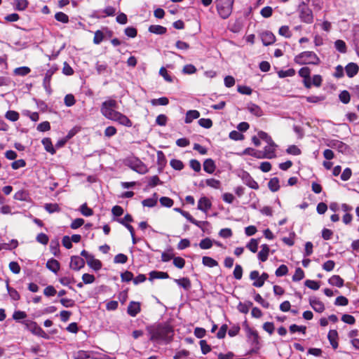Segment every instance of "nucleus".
Segmentation results:
<instances>
[{
	"label": "nucleus",
	"instance_id": "1",
	"mask_svg": "<svg viewBox=\"0 0 359 359\" xmlns=\"http://www.w3.org/2000/svg\"><path fill=\"white\" fill-rule=\"evenodd\" d=\"M149 341L154 343L169 344L172 341L174 330L167 323H162L148 325L146 327Z\"/></svg>",
	"mask_w": 359,
	"mask_h": 359
},
{
	"label": "nucleus",
	"instance_id": "2",
	"mask_svg": "<svg viewBox=\"0 0 359 359\" xmlns=\"http://www.w3.org/2000/svg\"><path fill=\"white\" fill-rule=\"evenodd\" d=\"M118 104L116 100L109 98L100 107V112L106 118L118 122L119 124L131 127L132 121L124 114L117 111Z\"/></svg>",
	"mask_w": 359,
	"mask_h": 359
},
{
	"label": "nucleus",
	"instance_id": "3",
	"mask_svg": "<svg viewBox=\"0 0 359 359\" xmlns=\"http://www.w3.org/2000/svg\"><path fill=\"white\" fill-rule=\"evenodd\" d=\"M233 3L234 0H217V11L222 19H227L231 15Z\"/></svg>",
	"mask_w": 359,
	"mask_h": 359
},
{
	"label": "nucleus",
	"instance_id": "4",
	"mask_svg": "<svg viewBox=\"0 0 359 359\" xmlns=\"http://www.w3.org/2000/svg\"><path fill=\"white\" fill-rule=\"evenodd\" d=\"M294 61L299 65H318L320 62V59L314 52L304 51L297 55L294 57Z\"/></svg>",
	"mask_w": 359,
	"mask_h": 359
},
{
	"label": "nucleus",
	"instance_id": "5",
	"mask_svg": "<svg viewBox=\"0 0 359 359\" xmlns=\"http://www.w3.org/2000/svg\"><path fill=\"white\" fill-rule=\"evenodd\" d=\"M25 328L30 331L33 334L42 337L46 339H49V335L36 323V322L31 320H25L21 321Z\"/></svg>",
	"mask_w": 359,
	"mask_h": 359
},
{
	"label": "nucleus",
	"instance_id": "6",
	"mask_svg": "<svg viewBox=\"0 0 359 359\" xmlns=\"http://www.w3.org/2000/svg\"><path fill=\"white\" fill-rule=\"evenodd\" d=\"M298 13L302 22L306 24H311L313 22V12L304 2L299 6Z\"/></svg>",
	"mask_w": 359,
	"mask_h": 359
},
{
	"label": "nucleus",
	"instance_id": "7",
	"mask_svg": "<svg viewBox=\"0 0 359 359\" xmlns=\"http://www.w3.org/2000/svg\"><path fill=\"white\" fill-rule=\"evenodd\" d=\"M128 165L132 170L140 174H144L148 170L147 166L138 158H134L128 160Z\"/></svg>",
	"mask_w": 359,
	"mask_h": 359
},
{
	"label": "nucleus",
	"instance_id": "8",
	"mask_svg": "<svg viewBox=\"0 0 359 359\" xmlns=\"http://www.w3.org/2000/svg\"><path fill=\"white\" fill-rule=\"evenodd\" d=\"M243 183L248 187L253 189H258L259 185L257 182L250 176V175L245 171H243L241 175Z\"/></svg>",
	"mask_w": 359,
	"mask_h": 359
},
{
	"label": "nucleus",
	"instance_id": "9",
	"mask_svg": "<svg viewBox=\"0 0 359 359\" xmlns=\"http://www.w3.org/2000/svg\"><path fill=\"white\" fill-rule=\"evenodd\" d=\"M247 337L249 341L251 343V345L256 348H259V335L256 330L248 327L247 329Z\"/></svg>",
	"mask_w": 359,
	"mask_h": 359
},
{
	"label": "nucleus",
	"instance_id": "10",
	"mask_svg": "<svg viewBox=\"0 0 359 359\" xmlns=\"http://www.w3.org/2000/svg\"><path fill=\"white\" fill-rule=\"evenodd\" d=\"M299 74L304 79V84L306 88H310L311 86V79L310 77L311 70L309 67H304L299 69Z\"/></svg>",
	"mask_w": 359,
	"mask_h": 359
},
{
	"label": "nucleus",
	"instance_id": "11",
	"mask_svg": "<svg viewBox=\"0 0 359 359\" xmlns=\"http://www.w3.org/2000/svg\"><path fill=\"white\" fill-rule=\"evenodd\" d=\"M277 145L273 142V144H268L264 149V154L262 156L258 155L255 156L257 158H273L276 156V147Z\"/></svg>",
	"mask_w": 359,
	"mask_h": 359
},
{
	"label": "nucleus",
	"instance_id": "12",
	"mask_svg": "<svg viewBox=\"0 0 359 359\" xmlns=\"http://www.w3.org/2000/svg\"><path fill=\"white\" fill-rule=\"evenodd\" d=\"M141 311V304L138 302L131 301L127 308V313L131 317H135Z\"/></svg>",
	"mask_w": 359,
	"mask_h": 359
},
{
	"label": "nucleus",
	"instance_id": "13",
	"mask_svg": "<svg viewBox=\"0 0 359 359\" xmlns=\"http://www.w3.org/2000/svg\"><path fill=\"white\" fill-rule=\"evenodd\" d=\"M85 266V261L79 256H72L69 266L74 271H79Z\"/></svg>",
	"mask_w": 359,
	"mask_h": 359
},
{
	"label": "nucleus",
	"instance_id": "14",
	"mask_svg": "<svg viewBox=\"0 0 359 359\" xmlns=\"http://www.w3.org/2000/svg\"><path fill=\"white\" fill-rule=\"evenodd\" d=\"M345 74L349 78L355 76L359 71V66L355 62H349L344 67Z\"/></svg>",
	"mask_w": 359,
	"mask_h": 359
},
{
	"label": "nucleus",
	"instance_id": "15",
	"mask_svg": "<svg viewBox=\"0 0 359 359\" xmlns=\"http://www.w3.org/2000/svg\"><path fill=\"white\" fill-rule=\"evenodd\" d=\"M261 39L264 46H269L273 44L276 41L274 34L269 31H266L262 33Z\"/></svg>",
	"mask_w": 359,
	"mask_h": 359
},
{
	"label": "nucleus",
	"instance_id": "16",
	"mask_svg": "<svg viewBox=\"0 0 359 359\" xmlns=\"http://www.w3.org/2000/svg\"><path fill=\"white\" fill-rule=\"evenodd\" d=\"M211 206H212V203L207 197L203 196L199 199L198 203V210H200L204 212H206L208 210H210L211 208Z\"/></svg>",
	"mask_w": 359,
	"mask_h": 359
},
{
	"label": "nucleus",
	"instance_id": "17",
	"mask_svg": "<svg viewBox=\"0 0 359 359\" xmlns=\"http://www.w3.org/2000/svg\"><path fill=\"white\" fill-rule=\"evenodd\" d=\"M99 18H106L107 16H114L116 13V9L111 6H107L102 10L97 11Z\"/></svg>",
	"mask_w": 359,
	"mask_h": 359
},
{
	"label": "nucleus",
	"instance_id": "18",
	"mask_svg": "<svg viewBox=\"0 0 359 359\" xmlns=\"http://www.w3.org/2000/svg\"><path fill=\"white\" fill-rule=\"evenodd\" d=\"M250 278L255 280V281L252 283V285L256 287H261L264 285V281L260 278L259 271H252L250 273Z\"/></svg>",
	"mask_w": 359,
	"mask_h": 359
},
{
	"label": "nucleus",
	"instance_id": "19",
	"mask_svg": "<svg viewBox=\"0 0 359 359\" xmlns=\"http://www.w3.org/2000/svg\"><path fill=\"white\" fill-rule=\"evenodd\" d=\"M203 170L207 173L212 174L216 170V165L212 158H207L203 162Z\"/></svg>",
	"mask_w": 359,
	"mask_h": 359
},
{
	"label": "nucleus",
	"instance_id": "20",
	"mask_svg": "<svg viewBox=\"0 0 359 359\" xmlns=\"http://www.w3.org/2000/svg\"><path fill=\"white\" fill-rule=\"evenodd\" d=\"M248 110L257 117H260L263 115V111L259 106L254 103H249L247 106Z\"/></svg>",
	"mask_w": 359,
	"mask_h": 359
},
{
	"label": "nucleus",
	"instance_id": "21",
	"mask_svg": "<svg viewBox=\"0 0 359 359\" xmlns=\"http://www.w3.org/2000/svg\"><path fill=\"white\" fill-rule=\"evenodd\" d=\"M46 267L54 273H57L60 270V264L57 260L51 258L46 262Z\"/></svg>",
	"mask_w": 359,
	"mask_h": 359
},
{
	"label": "nucleus",
	"instance_id": "22",
	"mask_svg": "<svg viewBox=\"0 0 359 359\" xmlns=\"http://www.w3.org/2000/svg\"><path fill=\"white\" fill-rule=\"evenodd\" d=\"M86 262L88 265L95 271H98L102 267L101 262L95 259L93 255L86 260Z\"/></svg>",
	"mask_w": 359,
	"mask_h": 359
},
{
	"label": "nucleus",
	"instance_id": "23",
	"mask_svg": "<svg viewBox=\"0 0 359 359\" xmlns=\"http://www.w3.org/2000/svg\"><path fill=\"white\" fill-rule=\"evenodd\" d=\"M262 250L258 253V259L264 262H266L269 257V247L266 244H263L262 246Z\"/></svg>",
	"mask_w": 359,
	"mask_h": 359
},
{
	"label": "nucleus",
	"instance_id": "24",
	"mask_svg": "<svg viewBox=\"0 0 359 359\" xmlns=\"http://www.w3.org/2000/svg\"><path fill=\"white\" fill-rule=\"evenodd\" d=\"M169 278V275L166 272L152 271L149 273V280L154 279H166Z\"/></svg>",
	"mask_w": 359,
	"mask_h": 359
},
{
	"label": "nucleus",
	"instance_id": "25",
	"mask_svg": "<svg viewBox=\"0 0 359 359\" xmlns=\"http://www.w3.org/2000/svg\"><path fill=\"white\" fill-rule=\"evenodd\" d=\"M200 116V113L197 110H189L186 114L185 123H190L194 119L198 118Z\"/></svg>",
	"mask_w": 359,
	"mask_h": 359
},
{
	"label": "nucleus",
	"instance_id": "26",
	"mask_svg": "<svg viewBox=\"0 0 359 359\" xmlns=\"http://www.w3.org/2000/svg\"><path fill=\"white\" fill-rule=\"evenodd\" d=\"M174 281L184 290H188L191 288V281L188 278H182L180 279H174Z\"/></svg>",
	"mask_w": 359,
	"mask_h": 359
},
{
	"label": "nucleus",
	"instance_id": "27",
	"mask_svg": "<svg viewBox=\"0 0 359 359\" xmlns=\"http://www.w3.org/2000/svg\"><path fill=\"white\" fill-rule=\"evenodd\" d=\"M46 151L50 153L51 154H55L56 151L53 146L51 140L48 137L43 138L41 141Z\"/></svg>",
	"mask_w": 359,
	"mask_h": 359
},
{
	"label": "nucleus",
	"instance_id": "28",
	"mask_svg": "<svg viewBox=\"0 0 359 359\" xmlns=\"http://www.w3.org/2000/svg\"><path fill=\"white\" fill-rule=\"evenodd\" d=\"M157 194L154 193L151 198H146L142 201L143 206L152 208L154 207L157 203Z\"/></svg>",
	"mask_w": 359,
	"mask_h": 359
},
{
	"label": "nucleus",
	"instance_id": "29",
	"mask_svg": "<svg viewBox=\"0 0 359 359\" xmlns=\"http://www.w3.org/2000/svg\"><path fill=\"white\" fill-rule=\"evenodd\" d=\"M310 304L316 311L319 313L323 312L325 309L323 304L316 299H310Z\"/></svg>",
	"mask_w": 359,
	"mask_h": 359
},
{
	"label": "nucleus",
	"instance_id": "30",
	"mask_svg": "<svg viewBox=\"0 0 359 359\" xmlns=\"http://www.w3.org/2000/svg\"><path fill=\"white\" fill-rule=\"evenodd\" d=\"M149 31L156 34H164L167 29L161 25H153L149 27Z\"/></svg>",
	"mask_w": 359,
	"mask_h": 359
},
{
	"label": "nucleus",
	"instance_id": "31",
	"mask_svg": "<svg viewBox=\"0 0 359 359\" xmlns=\"http://www.w3.org/2000/svg\"><path fill=\"white\" fill-rule=\"evenodd\" d=\"M95 69L98 74H105L109 72L108 65L105 62H97L95 65Z\"/></svg>",
	"mask_w": 359,
	"mask_h": 359
},
{
	"label": "nucleus",
	"instance_id": "32",
	"mask_svg": "<svg viewBox=\"0 0 359 359\" xmlns=\"http://www.w3.org/2000/svg\"><path fill=\"white\" fill-rule=\"evenodd\" d=\"M268 187H269V189L271 191H273V192L277 191L280 188L278 178V177L271 178L269 180V182H268Z\"/></svg>",
	"mask_w": 359,
	"mask_h": 359
},
{
	"label": "nucleus",
	"instance_id": "33",
	"mask_svg": "<svg viewBox=\"0 0 359 359\" xmlns=\"http://www.w3.org/2000/svg\"><path fill=\"white\" fill-rule=\"evenodd\" d=\"M202 263L204 266L208 267H215L218 265V262L215 259L208 256L203 257Z\"/></svg>",
	"mask_w": 359,
	"mask_h": 359
},
{
	"label": "nucleus",
	"instance_id": "34",
	"mask_svg": "<svg viewBox=\"0 0 359 359\" xmlns=\"http://www.w3.org/2000/svg\"><path fill=\"white\" fill-rule=\"evenodd\" d=\"M27 0H15L14 8L17 11H25L28 6Z\"/></svg>",
	"mask_w": 359,
	"mask_h": 359
},
{
	"label": "nucleus",
	"instance_id": "35",
	"mask_svg": "<svg viewBox=\"0 0 359 359\" xmlns=\"http://www.w3.org/2000/svg\"><path fill=\"white\" fill-rule=\"evenodd\" d=\"M6 288L9 296L13 300L17 301L20 299V294L15 289L10 287L8 283H6Z\"/></svg>",
	"mask_w": 359,
	"mask_h": 359
},
{
	"label": "nucleus",
	"instance_id": "36",
	"mask_svg": "<svg viewBox=\"0 0 359 359\" xmlns=\"http://www.w3.org/2000/svg\"><path fill=\"white\" fill-rule=\"evenodd\" d=\"M44 209L49 213L59 212L60 208L57 203H46Z\"/></svg>",
	"mask_w": 359,
	"mask_h": 359
},
{
	"label": "nucleus",
	"instance_id": "37",
	"mask_svg": "<svg viewBox=\"0 0 359 359\" xmlns=\"http://www.w3.org/2000/svg\"><path fill=\"white\" fill-rule=\"evenodd\" d=\"M327 338L333 348H337V330H331L328 333Z\"/></svg>",
	"mask_w": 359,
	"mask_h": 359
},
{
	"label": "nucleus",
	"instance_id": "38",
	"mask_svg": "<svg viewBox=\"0 0 359 359\" xmlns=\"http://www.w3.org/2000/svg\"><path fill=\"white\" fill-rule=\"evenodd\" d=\"M212 245L213 241L209 238L202 239L198 244L199 247L203 250L210 249L212 248Z\"/></svg>",
	"mask_w": 359,
	"mask_h": 359
},
{
	"label": "nucleus",
	"instance_id": "39",
	"mask_svg": "<svg viewBox=\"0 0 359 359\" xmlns=\"http://www.w3.org/2000/svg\"><path fill=\"white\" fill-rule=\"evenodd\" d=\"M55 18L57 21L65 23V24L69 22L68 15L63 12L56 13L55 14Z\"/></svg>",
	"mask_w": 359,
	"mask_h": 359
},
{
	"label": "nucleus",
	"instance_id": "40",
	"mask_svg": "<svg viewBox=\"0 0 359 359\" xmlns=\"http://www.w3.org/2000/svg\"><path fill=\"white\" fill-rule=\"evenodd\" d=\"M79 210H80L81 213L83 216H86V217L91 216L93 214V210L91 208H88L86 203L82 204L80 206Z\"/></svg>",
	"mask_w": 359,
	"mask_h": 359
},
{
	"label": "nucleus",
	"instance_id": "41",
	"mask_svg": "<svg viewBox=\"0 0 359 359\" xmlns=\"http://www.w3.org/2000/svg\"><path fill=\"white\" fill-rule=\"evenodd\" d=\"M5 117L11 121H16L19 118V114L15 111L9 110L6 113Z\"/></svg>",
	"mask_w": 359,
	"mask_h": 359
},
{
	"label": "nucleus",
	"instance_id": "42",
	"mask_svg": "<svg viewBox=\"0 0 359 359\" xmlns=\"http://www.w3.org/2000/svg\"><path fill=\"white\" fill-rule=\"evenodd\" d=\"M338 97L340 101L344 104H347L350 102L351 96L350 93L347 90L341 91Z\"/></svg>",
	"mask_w": 359,
	"mask_h": 359
},
{
	"label": "nucleus",
	"instance_id": "43",
	"mask_svg": "<svg viewBox=\"0 0 359 359\" xmlns=\"http://www.w3.org/2000/svg\"><path fill=\"white\" fill-rule=\"evenodd\" d=\"M56 68H50V69L47 70V72L45 74L43 84H48V83H50L51 77L56 71Z\"/></svg>",
	"mask_w": 359,
	"mask_h": 359
},
{
	"label": "nucleus",
	"instance_id": "44",
	"mask_svg": "<svg viewBox=\"0 0 359 359\" xmlns=\"http://www.w3.org/2000/svg\"><path fill=\"white\" fill-rule=\"evenodd\" d=\"M304 277V271L301 268H297L294 272V274L292 276L293 281H299L302 280Z\"/></svg>",
	"mask_w": 359,
	"mask_h": 359
},
{
	"label": "nucleus",
	"instance_id": "45",
	"mask_svg": "<svg viewBox=\"0 0 359 359\" xmlns=\"http://www.w3.org/2000/svg\"><path fill=\"white\" fill-rule=\"evenodd\" d=\"M153 105H167L169 103V100L166 97H162L158 99H153L151 101Z\"/></svg>",
	"mask_w": 359,
	"mask_h": 359
},
{
	"label": "nucleus",
	"instance_id": "46",
	"mask_svg": "<svg viewBox=\"0 0 359 359\" xmlns=\"http://www.w3.org/2000/svg\"><path fill=\"white\" fill-rule=\"evenodd\" d=\"M278 34L285 38H290L292 36V33L288 26H281L278 30Z\"/></svg>",
	"mask_w": 359,
	"mask_h": 359
},
{
	"label": "nucleus",
	"instance_id": "47",
	"mask_svg": "<svg viewBox=\"0 0 359 359\" xmlns=\"http://www.w3.org/2000/svg\"><path fill=\"white\" fill-rule=\"evenodd\" d=\"M30 69L27 67H21L15 68L14 70V73L16 75L26 76L30 72Z\"/></svg>",
	"mask_w": 359,
	"mask_h": 359
},
{
	"label": "nucleus",
	"instance_id": "48",
	"mask_svg": "<svg viewBox=\"0 0 359 359\" xmlns=\"http://www.w3.org/2000/svg\"><path fill=\"white\" fill-rule=\"evenodd\" d=\"M259 138L261 140L265 141L268 144H273V141L271 139V137L265 132L264 131H259L258 133Z\"/></svg>",
	"mask_w": 359,
	"mask_h": 359
},
{
	"label": "nucleus",
	"instance_id": "49",
	"mask_svg": "<svg viewBox=\"0 0 359 359\" xmlns=\"http://www.w3.org/2000/svg\"><path fill=\"white\" fill-rule=\"evenodd\" d=\"M258 241L255 239V238H252L250 240V241L248 243V244L247 245V248L252 252H256L257 251V249H258Z\"/></svg>",
	"mask_w": 359,
	"mask_h": 359
},
{
	"label": "nucleus",
	"instance_id": "50",
	"mask_svg": "<svg viewBox=\"0 0 359 359\" xmlns=\"http://www.w3.org/2000/svg\"><path fill=\"white\" fill-rule=\"evenodd\" d=\"M27 318V313L22 311H15L13 314V318L16 321H20Z\"/></svg>",
	"mask_w": 359,
	"mask_h": 359
},
{
	"label": "nucleus",
	"instance_id": "51",
	"mask_svg": "<svg viewBox=\"0 0 359 359\" xmlns=\"http://www.w3.org/2000/svg\"><path fill=\"white\" fill-rule=\"evenodd\" d=\"M196 70L197 69L194 65L189 64L184 66L182 73L184 74H193L196 73Z\"/></svg>",
	"mask_w": 359,
	"mask_h": 359
},
{
	"label": "nucleus",
	"instance_id": "52",
	"mask_svg": "<svg viewBox=\"0 0 359 359\" xmlns=\"http://www.w3.org/2000/svg\"><path fill=\"white\" fill-rule=\"evenodd\" d=\"M159 201L162 206L167 207V208L172 207L174 203L173 201L171 198L166 197V196L161 197L160 198Z\"/></svg>",
	"mask_w": 359,
	"mask_h": 359
},
{
	"label": "nucleus",
	"instance_id": "53",
	"mask_svg": "<svg viewBox=\"0 0 359 359\" xmlns=\"http://www.w3.org/2000/svg\"><path fill=\"white\" fill-rule=\"evenodd\" d=\"M288 269L287 266L285 264L280 265L276 271L275 274L278 277H280L285 276L287 273Z\"/></svg>",
	"mask_w": 359,
	"mask_h": 359
},
{
	"label": "nucleus",
	"instance_id": "54",
	"mask_svg": "<svg viewBox=\"0 0 359 359\" xmlns=\"http://www.w3.org/2000/svg\"><path fill=\"white\" fill-rule=\"evenodd\" d=\"M198 124L204 128H210L212 126V121L210 118H201L198 120Z\"/></svg>",
	"mask_w": 359,
	"mask_h": 359
},
{
	"label": "nucleus",
	"instance_id": "55",
	"mask_svg": "<svg viewBox=\"0 0 359 359\" xmlns=\"http://www.w3.org/2000/svg\"><path fill=\"white\" fill-rule=\"evenodd\" d=\"M22 114L24 116H28L33 121H37L39 118V116L37 112H32L29 110H24L22 111Z\"/></svg>",
	"mask_w": 359,
	"mask_h": 359
},
{
	"label": "nucleus",
	"instance_id": "56",
	"mask_svg": "<svg viewBox=\"0 0 359 359\" xmlns=\"http://www.w3.org/2000/svg\"><path fill=\"white\" fill-rule=\"evenodd\" d=\"M64 102L67 107L73 106L76 102L74 96L72 94H68V95H65V99H64Z\"/></svg>",
	"mask_w": 359,
	"mask_h": 359
},
{
	"label": "nucleus",
	"instance_id": "57",
	"mask_svg": "<svg viewBox=\"0 0 359 359\" xmlns=\"http://www.w3.org/2000/svg\"><path fill=\"white\" fill-rule=\"evenodd\" d=\"M243 276V268L241 265L236 264L233 270V277L236 280H241Z\"/></svg>",
	"mask_w": 359,
	"mask_h": 359
},
{
	"label": "nucleus",
	"instance_id": "58",
	"mask_svg": "<svg viewBox=\"0 0 359 359\" xmlns=\"http://www.w3.org/2000/svg\"><path fill=\"white\" fill-rule=\"evenodd\" d=\"M278 74L280 78H285L294 76L295 74V71L293 69H288L287 70H281L278 72Z\"/></svg>",
	"mask_w": 359,
	"mask_h": 359
},
{
	"label": "nucleus",
	"instance_id": "59",
	"mask_svg": "<svg viewBox=\"0 0 359 359\" xmlns=\"http://www.w3.org/2000/svg\"><path fill=\"white\" fill-rule=\"evenodd\" d=\"M104 39V34L101 30H97L95 32L93 43L95 44H100Z\"/></svg>",
	"mask_w": 359,
	"mask_h": 359
},
{
	"label": "nucleus",
	"instance_id": "60",
	"mask_svg": "<svg viewBox=\"0 0 359 359\" xmlns=\"http://www.w3.org/2000/svg\"><path fill=\"white\" fill-rule=\"evenodd\" d=\"M304 284L306 287L313 290H317L320 287L319 283L315 280H306Z\"/></svg>",
	"mask_w": 359,
	"mask_h": 359
},
{
	"label": "nucleus",
	"instance_id": "61",
	"mask_svg": "<svg viewBox=\"0 0 359 359\" xmlns=\"http://www.w3.org/2000/svg\"><path fill=\"white\" fill-rule=\"evenodd\" d=\"M170 165L177 170H181L184 168L183 163L177 159H172L170 161Z\"/></svg>",
	"mask_w": 359,
	"mask_h": 359
},
{
	"label": "nucleus",
	"instance_id": "62",
	"mask_svg": "<svg viewBox=\"0 0 359 359\" xmlns=\"http://www.w3.org/2000/svg\"><path fill=\"white\" fill-rule=\"evenodd\" d=\"M125 34L130 38H135L137 36V31L133 27H128L124 30Z\"/></svg>",
	"mask_w": 359,
	"mask_h": 359
},
{
	"label": "nucleus",
	"instance_id": "63",
	"mask_svg": "<svg viewBox=\"0 0 359 359\" xmlns=\"http://www.w3.org/2000/svg\"><path fill=\"white\" fill-rule=\"evenodd\" d=\"M173 264L178 269L184 268L185 265V260L180 257H177L173 258Z\"/></svg>",
	"mask_w": 359,
	"mask_h": 359
},
{
	"label": "nucleus",
	"instance_id": "64",
	"mask_svg": "<svg viewBox=\"0 0 359 359\" xmlns=\"http://www.w3.org/2000/svg\"><path fill=\"white\" fill-rule=\"evenodd\" d=\"M88 358H90V355L88 352L85 351H79L78 352L74 353L73 355L74 359H84Z\"/></svg>",
	"mask_w": 359,
	"mask_h": 359
}]
</instances>
